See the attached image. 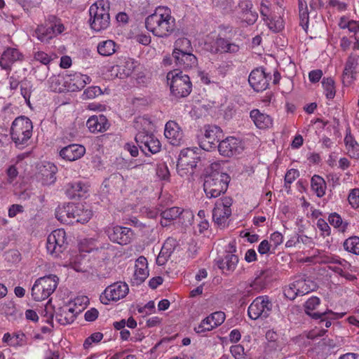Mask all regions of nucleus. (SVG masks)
I'll return each mask as SVG.
<instances>
[{
	"mask_svg": "<svg viewBox=\"0 0 359 359\" xmlns=\"http://www.w3.org/2000/svg\"><path fill=\"white\" fill-rule=\"evenodd\" d=\"M145 26L154 36L166 38L175 29V19L171 15L170 8L158 6L146 18Z\"/></svg>",
	"mask_w": 359,
	"mask_h": 359,
	"instance_id": "nucleus-1",
	"label": "nucleus"
},
{
	"mask_svg": "<svg viewBox=\"0 0 359 359\" xmlns=\"http://www.w3.org/2000/svg\"><path fill=\"white\" fill-rule=\"evenodd\" d=\"M229 182V175L221 170L220 165L217 163H212L203 184V189L207 197L217 198L225 193Z\"/></svg>",
	"mask_w": 359,
	"mask_h": 359,
	"instance_id": "nucleus-2",
	"label": "nucleus"
},
{
	"mask_svg": "<svg viewBox=\"0 0 359 359\" xmlns=\"http://www.w3.org/2000/svg\"><path fill=\"white\" fill-rule=\"evenodd\" d=\"M89 24L90 28L99 32L107 29L110 25L109 2L97 0L89 8Z\"/></svg>",
	"mask_w": 359,
	"mask_h": 359,
	"instance_id": "nucleus-3",
	"label": "nucleus"
},
{
	"mask_svg": "<svg viewBox=\"0 0 359 359\" xmlns=\"http://www.w3.org/2000/svg\"><path fill=\"white\" fill-rule=\"evenodd\" d=\"M33 124L27 116H20L15 118L11 127V136L17 147H24L32 136Z\"/></svg>",
	"mask_w": 359,
	"mask_h": 359,
	"instance_id": "nucleus-4",
	"label": "nucleus"
},
{
	"mask_svg": "<svg viewBox=\"0 0 359 359\" xmlns=\"http://www.w3.org/2000/svg\"><path fill=\"white\" fill-rule=\"evenodd\" d=\"M65 29L60 19L55 15H49L43 24L37 26L34 36L42 43H48L50 39L62 34Z\"/></svg>",
	"mask_w": 359,
	"mask_h": 359,
	"instance_id": "nucleus-5",
	"label": "nucleus"
},
{
	"mask_svg": "<svg viewBox=\"0 0 359 359\" xmlns=\"http://www.w3.org/2000/svg\"><path fill=\"white\" fill-rule=\"evenodd\" d=\"M168 83L171 93L176 97H184L191 92L192 84L188 75L179 69L170 71L167 74Z\"/></svg>",
	"mask_w": 359,
	"mask_h": 359,
	"instance_id": "nucleus-6",
	"label": "nucleus"
},
{
	"mask_svg": "<svg viewBox=\"0 0 359 359\" xmlns=\"http://www.w3.org/2000/svg\"><path fill=\"white\" fill-rule=\"evenodd\" d=\"M59 278L55 275H48L36 280L32 287V297L36 302L45 300L54 292Z\"/></svg>",
	"mask_w": 359,
	"mask_h": 359,
	"instance_id": "nucleus-7",
	"label": "nucleus"
},
{
	"mask_svg": "<svg viewBox=\"0 0 359 359\" xmlns=\"http://www.w3.org/2000/svg\"><path fill=\"white\" fill-rule=\"evenodd\" d=\"M317 287V285L311 278L306 275L297 276L294 281L284 289L285 296L294 300L298 295L303 296L313 290Z\"/></svg>",
	"mask_w": 359,
	"mask_h": 359,
	"instance_id": "nucleus-8",
	"label": "nucleus"
},
{
	"mask_svg": "<svg viewBox=\"0 0 359 359\" xmlns=\"http://www.w3.org/2000/svg\"><path fill=\"white\" fill-rule=\"evenodd\" d=\"M196 150L197 148H187L181 151L177 164V170L180 176L194 173V169L200 159Z\"/></svg>",
	"mask_w": 359,
	"mask_h": 359,
	"instance_id": "nucleus-9",
	"label": "nucleus"
},
{
	"mask_svg": "<svg viewBox=\"0 0 359 359\" xmlns=\"http://www.w3.org/2000/svg\"><path fill=\"white\" fill-rule=\"evenodd\" d=\"M273 304L267 295L256 297L248 309V314L252 320L265 319L272 311Z\"/></svg>",
	"mask_w": 359,
	"mask_h": 359,
	"instance_id": "nucleus-10",
	"label": "nucleus"
},
{
	"mask_svg": "<svg viewBox=\"0 0 359 359\" xmlns=\"http://www.w3.org/2000/svg\"><path fill=\"white\" fill-rule=\"evenodd\" d=\"M66 233L63 229H55L47 238L46 248L48 252L58 257L67 248Z\"/></svg>",
	"mask_w": 359,
	"mask_h": 359,
	"instance_id": "nucleus-11",
	"label": "nucleus"
},
{
	"mask_svg": "<svg viewBox=\"0 0 359 359\" xmlns=\"http://www.w3.org/2000/svg\"><path fill=\"white\" fill-rule=\"evenodd\" d=\"M129 292L128 285L124 282L114 283L105 288L100 294L102 304L107 305L110 301L116 302L124 298Z\"/></svg>",
	"mask_w": 359,
	"mask_h": 359,
	"instance_id": "nucleus-12",
	"label": "nucleus"
},
{
	"mask_svg": "<svg viewBox=\"0 0 359 359\" xmlns=\"http://www.w3.org/2000/svg\"><path fill=\"white\" fill-rule=\"evenodd\" d=\"M135 139L141 151L146 155L148 153L156 154L161 149V143L153 133L145 130L140 131Z\"/></svg>",
	"mask_w": 359,
	"mask_h": 359,
	"instance_id": "nucleus-13",
	"label": "nucleus"
},
{
	"mask_svg": "<svg viewBox=\"0 0 359 359\" xmlns=\"http://www.w3.org/2000/svg\"><path fill=\"white\" fill-rule=\"evenodd\" d=\"M232 199L224 197L217 200L212 210L213 221L219 226H224L231 215Z\"/></svg>",
	"mask_w": 359,
	"mask_h": 359,
	"instance_id": "nucleus-14",
	"label": "nucleus"
},
{
	"mask_svg": "<svg viewBox=\"0 0 359 359\" xmlns=\"http://www.w3.org/2000/svg\"><path fill=\"white\" fill-rule=\"evenodd\" d=\"M106 233L111 241L122 245L130 243L133 238L131 229L118 225L108 227Z\"/></svg>",
	"mask_w": 359,
	"mask_h": 359,
	"instance_id": "nucleus-15",
	"label": "nucleus"
},
{
	"mask_svg": "<svg viewBox=\"0 0 359 359\" xmlns=\"http://www.w3.org/2000/svg\"><path fill=\"white\" fill-rule=\"evenodd\" d=\"M222 135V131L219 127L214 125L205 126L204 135L201 142V147L206 151L215 149Z\"/></svg>",
	"mask_w": 359,
	"mask_h": 359,
	"instance_id": "nucleus-16",
	"label": "nucleus"
},
{
	"mask_svg": "<svg viewBox=\"0 0 359 359\" xmlns=\"http://www.w3.org/2000/svg\"><path fill=\"white\" fill-rule=\"evenodd\" d=\"M271 79L270 74L266 73L263 67L253 69L250 74L248 81L250 86L257 92L266 90Z\"/></svg>",
	"mask_w": 359,
	"mask_h": 359,
	"instance_id": "nucleus-17",
	"label": "nucleus"
},
{
	"mask_svg": "<svg viewBox=\"0 0 359 359\" xmlns=\"http://www.w3.org/2000/svg\"><path fill=\"white\" fill-rule=\"evenodd\" d=\"M225 320V314L222 311H216L204 318L200 324L194 327L197 334H203L211 331L222 325Z\"/></svg>",
	"mask_w": 359,
	"mask_h": 359,
	"instance_id": "nucleus-18",
	"label": "nucleus"
},
{
	"mask_svg": "<svg viewBox=\"0 0 359 359\" xmlns=\"http://www.w3.org/2000/svg\"><path fill=\"white\" fill-rule=\"evenodd\" d=\"M217 148L221 155L227 157L239 154L243 150L241 140L233 137H228L221 141Z\"/></svg>",
	"mask_w": 359,
	"mask_h": 359,
	"instance_id": "nucleus-19",
	"label": "nucleus"
},
{
	"mask_svg": "<svg viewBox=\"0 0 359 359\" xmlns=\"http://www.w3.org/2000/svg\"><path fill=\"white\" fill-rule=\"evenodd\" d=\"M359 72V55L351 53L347 58L343 72V82L347 85L351 84Z\"/></svg>",
	"mask_w": 359,
	"mask_h": 359,
	"instance_id": "nucleus-20",
	"label": "nucleus"
},
{
	"mask_svg": "<svg viewBox=\"0 0 359 359\" xmlns=\"http://www.w3.org/2000/svg\"><path fill=\"white\" fill-rule=\"evenodd\" d=\"M320 304V300L317 297H311L309 298L305 303L304 305V311L305 313L311 316L313 319L318 320V318H322L323 316H325V315L328 313H331L334 317L333 318H341L344 316V313H334L331 310H326L325 312L319 313V312H313V310H315Z\"/></svg>",
	"mask_w": 359,
	"mask_h": 359,
	"instance_id": "nucleus-21",
	"label": "nucleus"
},
{
	"mask_svg": "<svg viewBox=\"0 0 359 359\" xmlns=\"http://www.w3.org/2000/svg\"><path fill=\"white\" fill-rule=\"evenodd\" d=\"M64 80L65 86L70 91L80 90L90 81L88 76L78 72L67 74Z\"/></svg>",
	"mask_w": 359,
	"mask_h": 359,
	"instance_id": "nucleus-22",
	"label": "nucleus"
},
{
	"mask_svg": "<svg viewBox=\"0 0 359 359\" xmlns=\"http://www.w3.org/2000/svg\"><path fill=\"white\" fill-rule=\"evenodd\" d=\"M238 263V257L233 254V251L226 252L222 257L215 259V264L225 275H229L236 268Z\"/></svg>",
	"mask_w": 359,
	"mask_h": 359,
	"instance_id": "nucleus-23",
	"label": "nucleus"
},
{
	"mask_svg": "<svg viewBox=\"0 0 359 359\" xmlns=\"http://www.w3.org/2000/svg\"><path fill=\"white\" fill-rule=\"evenodd\" d=\"M137 66V62L132 58H124L120 61V63L112 67L111 72L116 77L124 79L132 75L135 69Z\"/></svg>",
	"mask_w": 359,
	"mask_h": 359,
	"instance_id": "nucleus-24",
	"label": "nucleus"
},
{
	"mask_svg": "<svg viewBox=\"0 0 359 359\" xmlns=\"http://www.w3.org/2000/svg\"><path fill=\"white\" fill-rule=\"evenodd\" d=\"M191 52L179 53L178 52L172 51V57L175 59L176 65L179 68L187 70L197 66V58Z\"/></svg>",
	"mask_w": 359,
	"mask_h": 359,
	"instance_id": "nucleus-25",
	"label": "nucleus"
},
{
	"mask_svg": "<svg viewBox=\"0 0 359 359\" xmlns=\"http://www.w3.org/2000/svg\"><path fill=\"white\" fill-rule=\"evenodd\" d=\"M164 135L170 144L179 145L182 140L183 133L175 121H169L165 124Z\"/></svg>",
	"mask_w": 359,
	"mask_h": 359,
	"instance_id": "nucleus-26",
	"label": "nucleus"
},
{
	"mask_svg": "<svg viewBox=\"0 0 359 359\" xmlns=\"http://www.w3.org/2000/svg\"><path fill=\"white\" fill-rule=\"evenodd\" d=\"M86 126L90 132L96 133L107 131L109 128L110 123L105 116L100 114L89 117Z\"/></svg>",
	"mask_w": 359,
	"mask_h": 359,
	"instance_id": "nucleus-27",
	"label": "nucleus"
},
{
	"mask_svg": "<svg viewBox=\"0 0 359 359\" xmlns=\"http://www.w3.org/2000/svg\"><path fill=\"white\" fill-rule=\"evenodd\" d=\"M86 153V148L81 144H72L60 151V156L65 160L74 161L81 158Z\"/></svg>",
	"mask_w": 359,
	"mask_h": 359,
	"instance_id": "nucleus-28",
	"label": "nucleus"
},
{
	"mask_svg": "<svg viewBox=\"0 0 359 359\" xmlns=\"http://www.w3.org/2000/svg\"><path fill=\"white\" fill-rule=\"evenodd\" d=\"M240 50V46L227 39L218 37L211 50L213 53L235 54Z\"/></svg>",
	"mask_w": 359,
	"mask_h": 359,
	"instance_id": "nucleus-29",
	"label": "nucleus"
},
{
	"mask_svg": "<svg viewBox=\"0 0 359 359\" xmlns=\"http://www.w3.org/2000/svg\"><path fill=\"white\" fill-rule=\"evenodd\" d=\"M149 276L147 259L144 256L139 257L135 264L133 283L140 285L143 283Z\"/></svg>",
	"mask_w": 359,
	"mask_h": 359,
	"instance_id": "nucleus-30",
	"label": "nucleus"
},
{
	"mask_svg": "<svg viewBox=\"0 0 359 359\" xmlns=\"http://www.w3.org/2000/svg\"><path fill=\"white\" fill-rule=\"evenodd\" d=\"M22 55L16 48H8L0 57V67L3 69H10L13 63L22 60Z\"/></svg>",
	"mask_w": 359,
	"mask_h": 359,
	"instance_id": "nucleus-31",
	"label": "nucleus"
},
{
	"mask_svg": "<svg viewBox=\"0 0 359 359\" xmlns=\"http://www.w3.org/2000/svg\"><path fill=\"white\" fill-rule=\"evenodd\" d=\"M90 259L86 255L81 253L72 257L69 262V266L77 272L90 273L92 269L89 264Z\"/></svg>",
	"mask_w": 359,
	"mask_h": 359,
	"instance_id": "nucleus-32",
	"label": "nucleus"
},
{
	"mask_svg": "<svg viewBox=\"0 0 359 359\" xmlns=\"http://www.w3.org/2000/svg\"><path fill=\"white\" fill-rule=\"evenodd\" d=\"M250 117L256 127L259 129H267L273 126L272 118L259 109H252L250 113Z\"/></svg>",
	"mask_w": 359,
	"mask_h": 359,
	"instance_id": "nucleus-33",
	"label": "nucleus"
},
{
	"mask_svg": "<svg viewBox=\"0 0 359 359\" xmlns=\"http://www.w3.org/2000/svg\"><path fill=\"white\" fill-rule=\"evenodd\" d=\"M57 168L52 163H47L40 168L38 178L43 185H50L55 181V172Z\"/></svg>",
	"mask_w": 359,
	"mask_h": 359,
	"instance_id": "nucleus-34",
	"label": "nucleus"
},
{
	"mask_svg": "<svg viewBox=\"0 0 359 359\" xmlns=\"http://www.w3.org/2000/svg\"><path fill=\"white\" fill-rule=\"evenodd\" d=\"M73 208L75 210L73 215V224L74 222L86 223L93 215L91 210L85 207L83 204L73 203Z\"/></svg>",
	"mask_w": 359,
	"mask_h": 359,
	"instance_id": "nucleus-35",
	"label": "nucleus"
},
{
	"mask_svg": "<svg viewBox=\"0 0 359 359\" xmlns=\"http://www.w3.org/2000/svg\"><path fill=\"white\" fill-rule=\"evenodd\" d=\"M74 211L73 203L59 206L55 210V217L60 222L71 224H73Z\"/></svg>",
	"mask_w": 359,
	"mask_h": 359,
	"instance_id": "nucleus-36",
	"label": "nucleus"
},
{
	"mask_svg": "<svg viewBox=\"0 0 359 359\" xmlns=\"http://www.w3.org/2000/svg\"><path fill=\"white\" fill-rule=\"evenodd\" d=\"M183 212L182 208L179 207H172L167 208L161 212V219L160 224L165 227L170 225V223L178 218Z\"/></svg>",
	"mask_w": 359,
	"mask_h": 359,
	"instance_id": "nucleus-37",
	"label": "nucleus"
},
{
	"mask_svg": "<svg viewBox=\"0 0 359 359\" xmlns=\"http://www.w3.org/2000/svg\"><path fill=\"white\" fill-rule=\"evenodd\" d=\"M344 143L348 155L355 159H359V144L355 141L349 130H346Z\"/></svg>",
	"mask_w": 359,
	"mask_h": 359,
	"instance_id": "nucleus-38",
	"label": "nucleus"
},
{
	"mask_svg": "<svg viewBox=\"0 0 359 359\" xmlns=\"http://www.w3.org/2000/svg\"><path fill=\"white\" fill-rule=\"evenodd\" d=\"M311 187L317 197L322 198L325 195L327 189L326 182L320 175H314L311 177Z\"/></svg>",
	"mask_w": 359,
	"mask_h": 359,
	"instance_id": "nucleus-39",
	"label": "nucleus"
},
{
	"mask_svg": "<svg viewBox=\"0 0 359 359\" xmlns=\"http://www.w3.org/2000/svg\"><path fill=\"white\" fill-rule=\"evenodd\" d=\"M172 240L168 239L163 245L161 250L156 258V264L158 266L164 265L173 252L172 245Z\"/></svg>",
	"mask_w": 359,
	"mask_h": 359,
	"instance_id": "nucleus-40",
	"label": "nucleus"
},
{
	"mask_svg": "<svg viewBox=\"0 0 359 359\" xmlns=\"http://www.w3.org/2000/svg\"><path fill=\"white\" fill-rule=\"evenodd\" d=\"M88 191V187L81 182L69 184L67 193L72 198H83Z\"/></svg>",
	"mask_w": 359,
	"mask_h": 359,
	"instance_id": "nucleus-41",
	"label": "nucleus"
},
{
	"mask_svg": "<svg viewBox=\"0 0 359 359\" xmlns=\"http://www.w3.org/2000/svg\"><path fill=\"white\" fill-rule=\"evenodd\" d=\"M97 52L102 56H110L116 52V43L112 40L100 41L97 46Z\"/></svg>",
	"mask_w": 359,
	"mask_h": 359,
	"instance_id": "nucleus-42",
	"label": "nucleus"
},
{
	"mask_svg": "<svg viewBox=\"0 0 359 359\" xmlns=\"http://www.w3.org/2000/svg\"><path fill=\"white\" fill-rule=\"evenodd\" d=\"M75 318V313H72L70 311H65L63 309L55 314L57 321L62 325L72 323L74 321Z\"/></svg>",
	"mask_w": 359,
	"mask_h": 359,
	"instance_id": "nucleus-43",
	"label": "nucleus"
},
{
	"mask_svg": "<svg viewBox=\"0 0 359 359\" xmlns=\"http://www.w3.org/2000/svg\"><path fill=\"white\" fill-rule=\"evenodd\" d=\"M344 248L348 252L359 255V237L351 236L344 242Z\"/></svg>",
	"mask_w": 359,
	"mask_h": 359,
	"instance_id": "nucleus-44",
	"label": "nucleus"
},
{
	"mask_svg": "<svg viewBox=\"0 0 359 359\" xmlns=\"http://www.w3.org/2000/svg\"><path fill=\"white\" fill-rule=\"evenodd\" d=\"M191 41L187 38H180L175 42L173 51L179 53H185L192 51Z\"/></svg>",
	"mask_w": 359,
	"mask_h": 359,
	"instance_id": "nucleus-45",
	"label": "nucleus"
},
{
	"mask_svg": "<svg viewBox=\"0 0 359 359\" xmlns=\"http://www.w3.org/2000/svg\"><path fill=\"white\" fill-rule=\"evenodd\" d=\"M322 86L326 97L329 100L333 99L336 93L334 80L330 77L323 78Z\"/></svg>",
	"mask_w": 359,
	"mask_h": 359,
	"instance_id": "nucleus-46",
	"label": "nucleus"
},
{
	"mask_svg": "<svg viewBox=\"0 0 359 359\" xmlns=\"http://www.w3.org/2000/svg\"><path fill=\"white\" fill-rule=\"evenodd\" d=\"M32 91L33 86L30 81L23 80L20 82V93L28 106H30V97Z\"/></svg>",
	"mask_w": 359,
	"mask_h": 359,
	"instance_id": "nucleus-47",
	"label": "nucleus"
},
{
	"mask_svg": "<svg viewBox=\"0 0 359 359\" xmlns=\"http://www.w3.org/2000/svg\"><path fill=\"white\" fill-rule=\"evenodd\" d=\"M328 221L332 226L339 229L341 231H344L348 226V223L344 222L341 216L336 212L331 213L329 215Z\"/></svg>",
	"mask_w": 359,
	"mask_h": 359,
	"instance_id": "nucleus-48",
	"label": "nucleus"
},
{
	"mask_svg": "<svg viewBox=\"0 0 359 359\" xmlns=\"http://www.w3.org/2000/svg\"><path fill=\"white\" fill-rule=\"evenodd\" d=\"M298 8L299 15L300 19V23L303 26L307 25L309 22V11L307 7L306 1L304 0H298Z\"/></svg>",
	"mask_w": 359,
	"mask_h": 359,
	"instance_id": "nucleus-49",
	"label": "nucleus"
},
{
	"mask_svg": "<svg viewBox=\"0 0 359 359\" xmlns=\"http://www.w3.org/2000/svg\"><path fill=\"white\" fill-rule=\"evenodd\" d=\"M103 338V334L101 332H95L90 337L86 339L83 343V347L88 349L92 346L93 344L99 343Z\"/></svg>",
	"mask_w": 359,
	"mask_h": 359,
	"instance_id": "nucleus-50",
	"label": "nucleus"
},
{
	"mask_svg": "<svg viewBox=\"0 0 359 359\" xmlns=\"http://www.w3.org/2000/svg\"><path fill=\"white\" fill-rule=\"evenodd\" d=\"M34 59L44 65H48L52 61L53 57L43 51L38 50L34 52Z\"/></svg>",
	"mask_w": 359,
	"mask_h": 359,
	"instance_id": "nucleus-51",
	"label": "nucleus"
},
{
	"mask_svg": "<svg viewBox=\"0 0 359 359\" xmlns=\"http://www.w3.org/2000/svg\"><path fill=\"white\" fill-rule=\"evenodd\" d=\"M156 173L157 177L161 180H168L170 177L168 168L165 163H161L157 165Z\"/></svg>",
	"mask_w": 359,
	"mask_h": 359,
	"instance_id": "nucleus-52",
	"label": "nucleus"
},
{
	"mask_svg": "<svg viewBox=\"0 0 359 359\" xmlns=\"http://www.w3.org/2000/svg\"><path fill=\"white\" fill-rule=\"evenodd\" d=\"M299 172L297 169L289 170L285 175V187H290V184L299 177Z\"/></svg>",
	"mask_w": 359,
	"mask_h": 359,
	"instance_id": "nucleus-53",
	"label": "nucleus"
},
{
	"mask_svg": "<svg viewBox=\"0 0 359 359\" xmlns=\"http://www.w3.org/2000/svg\"><path fill=\"white\" fill-rule=\"evenodd\" d=\"M350 205L353 208H358L359 207V189H352L348 197Z\"/></svg>",
	"mask_w": 359,
	"mask_h": 359,
	"instance_id": "nucleus-54",
	"label": "nucleus"
},
{
	"mask_svg": "<svg viewBox=\"0 0 359 359\" xmlns=\"http://www.w3.org/2000/svg\"><path fill=\"white\" fill-rule=\"evenodd\" d=\"M244 347L241 344L231 346L230 351L236 359H243L245 355Z\"/></svg>",
	"mask_w": 359,
	"mask_h": 359,
	"instance_id": "nucleus-55",
	"label": "nucleus"
},
{
	"mask_svg": "<svg viewBox=\"0 0 359 359\" xmlns=\"http://www.w3.org/2000/svg\"><path fill=\"white\" fill-rule=\"evenodd\" d=\"M13 341L11 342V346H22L25 344V335L23 332H18L13 334Z\"/></svg>",
	"mask_w": 359,
	"mask_h": 359,
	"instance_id": "nucleus-56",
	"label": "nucleus"
},
{
	"mask_svg": "<svg viewBox=\"0 0 359 359\" xmlns=\"http://www.w3.org/2000/svg\"><path fill=\"white\" fill-rule=\"evenodd\" d=\"M24 212V207L22 205L13 204L8 208V215L9 217L13 218L19 213Z\"/></svg>",
	"mask_w": 359,
	"mask_h": 359,
	"instance_id": "nucleus-57",
	"label": "nucleus"
},
{
	"mask_svg": "<svg viewBox=\"0 0 359 359\" xmlns=\"http://www.w3.org/2000/svg\"><path fill=\"white\" fill-rule=\"evenodd\" d=\"M339 26L342 29L347 28L350 32L356 33L359 31V25L357 22L351 20L347 22V24L343 25L342 22H339Z\"/></svg>",
	"mask_w": 359,
	"mask_h": 359,
	"instance_id": "nucleus-58",
	"label": "nucleus"
},
{
	"mask_svg": "<svg viewBox=\"0 0 359 359\" xmlns=\"http://www.w3.org/2000/svg\"><path fill=\"white\" fill-rule=\"evenodd\" d=\"M323 76V72L320 69H314L309 73V79L311 83H317Z\"/></svg>",
	"mask_w": 359,
	"mask_h": 359,
	"instance_id": "nucleus-59",
	"label": "nucleus"
},
{
	"mask_svg": "<svg viewBox=\"0 0 359 359\" xmlns=\"http://www.w3.org/2000/svg\"><path fill=\"white\" fill-rule=\"evenodd\" d=\"M101 93V89L98 86H91L87 88L84 91V94L86 95L87 98H93L96 95H100Z\"/></svg>",
	"mask_w": 359,
	"mask_h": 359,
	"instance_id": "nucleus-60",
	"label": "nucleus"
},
{
	"mask_svg": "<svg viewBox=\"0 0 359 359\" xmlns=\"http://www.w3.org/2000/svg\"><path fill=\"white\" fill-rule=\"evenodd\" d=\"M98 314V311L95 308H92L85 313L84 318L86 321L93 322L97 318Z\"/></svg>",
	"mask_w": 359,
	"mask_h": 359,
	"instance_id": "nucleus-61",
	"label": "nucleus"
},
{
	"mask_svg": "<svg viewBox=\"0 0 359 359\" xmlns=\"http://www.w3.org/2000/svg\"><path fill=\"white\" fill-rule=\"evenodd\" d=\"M334 316H333L331 313H328L325 315V316H323L322 318H319V325L320 327H323L325 326V327H330L332 325L331 320H335L336 318H333Z\"/></svg>",
	"mask_w": 359,
	"mask_h": 359,
	"instance_id": "nucleus-62",
	"label": "nucleus"
},
{
	"mask_svg": "<svg viewBox=\"0 0 359 359\" xmlns=\"http://www.w3.org/2000/svg\"><path fill=\"white\" fill-rule=\"evenodd\" d=\"M271 245L267 240L262 241L257 248V251L260 255L267 254L270 251Z\"/></svg>",
	"mask_w": 359,
	"mask_h": 359,
	"instance_id": "nucleus-63",
	"label": "nucleus"
},
{
	"mask_svg": "<svg viewBox=\"0 0 359 359\" xmlns=\"http://www.w3.org/2000/svg\"><path fill=\"white\" fill-rule=\"evenodd\" d=\"M270 239L273 245L277 247L283 243V236L280 232L276 231L271 233Z\"/></svg>",
	"mask_w": 359,
	"mask_h": 359,
	"instance_id": "nucleus-64",
	"label": "nucleus"
}]
</instances>
